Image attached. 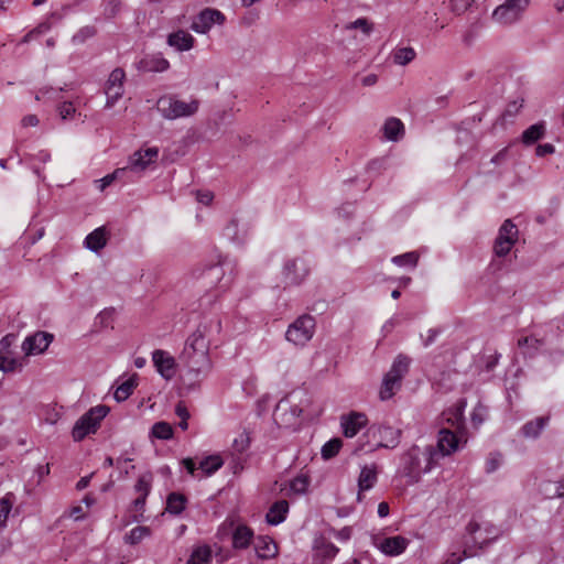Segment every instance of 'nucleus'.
<instances>
[{
  "label": "nucleus",
  "instance_id": "nucleus-41",
  "mask_svg": "<svg viewBox=\"0 0 564 564\" xmlns=\"http://www.w3.org/2000/svg\"><path fill=\"white\" fill-rule=\"evenodd\" d=\"M518 235L519 230L517 226L510 219H506L501 227L499 228L498 236L496 239L517 242Z\"/></svg>",
  "mask_w": 564,
  "mask_h": 564
},
{
  "label": "nucleus",
  "instance_id": "nucleus-43",
  "mask_svg": "<svg viewBox=\"0 0 564 564\" xmlns=\"http://www.w3.org/2000/svg\"><path fill=\"white\" fill-rule=\"evenodd\" d=\"M14 495L8 492L4 497L0 498V528L7 525L9 513L12 509Z\"/></svg>",
  "mask_w": 564,
  "mask_h": 564
},
{
  "label": "nucleus",
  "instance_id": "nucleus-9",
  "mask_svg": "<svg viewBox=\"0 0 564 564\" xmlns=\"http://www.w3.org/2000/svg\"><path fill=\"white\" fill-rule=\"evenodd\" d=\"M315 318L308 314H304L289 325L285 338L296 346H304L312 339L315 333Z\"/></svg>",
  "mask_w": 564,
  "mask_h": 564
},
{
  "label": "nucleus",
  "instance_id": "nucleus-16",
  "mask_svg": "<svg viewBox=\"0 0 564 564\" xmlns=\"http://www.w3.org/2000/svg\"><path fill=\"white\" fill-rule=\"evenodd\" d=\"M152 361L156 371L165 380H171L175 376L176 361L170 352L155 349L152 352Z\"/></svg>",
  "mask_w": 564,
  "mask_h": 564
},
{
  "label": "nucleus",
  "instance_id": "nucleus-21",
  "mask_svg": "<svg viewBox=\"0 0 564 564\" xmlns=\"http://www.w3.org/2000/svg\"><path fill=\"white\" fill-rule=\"evenodd\" d=\"M134 490L138 497L133 500V509L135 512L142 514L145 506L147 497L151 491V475H142L139 477Z\"/></svg>",
  "mask_w": 564,
  "mask_h": 564
},
{
  "label": "nucleus",
  "instance_id": "nucleus-25",
  "mask_svg": "<svg viewBox=\"0 0 564 564\" xmlns=\"http://www.w3.org/2000/svg\"><path fill=\"white\" fill-rule=\"evenodd\" d=\"M290 505L286 500L281 499L272 503L269 508L265 520L271 525H278L282 523L289 513Z\"/></svg>",
  "mask_w": 564,
  "mask_h": 564
},
{
  "label": "nucleus",
  "instance_id": "nucleus-61",
  "mask_svg": "<svg viewBox=\"0 0 564 564\" xmlns=\"http://www.w3.org/2000/svg\"><path fill=\"white\" fill-rule=\"evenodd\" d=\"M442 333H443V328H441V327L430 328L427 330L426 338L423 339L424 347H429L430 345H432L436 340L437 336Z\"/></svg>",
  "mask_w": 564,
  "mask_h": 564
},
{
  "label": "nucleus",
  "instance_id": "nucleus-33",
  "mask_svg": "<svg viewBox=\"0 0 564 564\" xmlns=\"http://www.w3.org/2000/svg\"><path fill=\"white\" fill-rule=\"evenodd\" d=\"M224 465V460L219 455H210L205 457L199 463V469L203 475L200 477H207L215 474L221 466Z\"/></svg>",
  "mask_w": 564,
  "mask_h": 564
},
{
  "label": "nucleus",
  "instance_id": "nucleus-36",
  "mask_svg": "<svg viewBox=\"0 0 564 564\" xmlns=\"http://www.w3.org/2000/svg\"><path fill=\"white\" fill-rule=\"evenodd\" d=\"M150 534H151L150 528L144 527V525H138L124 534L123 541L126 544L137 545L143 539L150 536Z\"/></svg>",
  "mask_w": 564,
  "mask_h": 564
},
{
  "label": "nucleus",
  "instance_id": "nucleus-59",
  "mask_svg": "<svg viewBox=\"0 0 564 564\" xmlns=\"http://www.w3.org/2000/svg\"><path fill=\"white\" fill-rule=\"evenodd\" d=\"M485 421V408L478 405L471 413V422L474 426H479Z\"/></svg>",
  "mask_w": 564,
  "mask_h": 564
},
{
  "label": "nucleus",
  "instance_id": "nucleus-5",
  "mask_svg": "<svg viewBox=\"0 0 564 564\" xmlns=\"http://www.w3.org/2000/svg\"><path fill=\"white\" fill-rule=\"evenodd\" d=\"M108 413L109 408L104 404L90 408L74 424L72 430L73 440L75 442H80L87 435L95 434L100 427L101 421L107 416Z\"/></svg>",
  "mask_w": 564,
  "mask_h": 564
},
{
  "label": "nucleus",
  "instance_id": "nucleus-34",
  "mask_svg": "<svg viewBox=\"0 0 564 564\" xmlns=\"http://www.w3.org/2000/svg\"><path fill=\"white\" fill-rule=\"evenodd\" d=\"M416 57V52L411 46L397 47L392 52L393 63L405 66Z\"/></svg>",
  "mask_w": 564,
  "mask_h": 564
},
{
  "label": "nucleus",
  "instance_id": "nucleus-47",
  "mask_svg": "<svg viewBox=\"0 0 564 564\" xmlns=\"http://www.w3.org/2000/svg\"><path fill=\"white\" fill-rule=\"evenodd\" d=\"M22 368L21 361L12 355L0 356V371L13 372Z\"/></svg>",
  "mask_w": 564,
  "mask_h": 564
},
{
  "label": "nucleus",
  "instance_id": "nucleus-18",
  "mask_svg": "<svg viewBox=\"0 0 564 564\" xmlns=\"http://www.w3.org/2000/svg\"><path fill=\"white\" fill-rule=\"evenodd\" d=\"M368 423L367 415L361 412H350L340 416V427L345 437L356 436Z\"/></svg>",
  "mask_w": 564,
  "mask_h": 564
},
{
  "label": "nucleus",
  "instance_id": "nucleus-28",
  "mask_svg": "<svg viewBox=\"0 0 564 564\" xmlns=\"http://www.w3.org/2000/svg\"><path fill=\"white\" fill-rule=\"evenodd\" d=\"M550 416H539L534 420L527 422L521 427V435L525 438H538L544 427L549 424Z\"/></svg>",
  "mask_w": 564,
  "mask_h": 564
},
{
  "label": "nucleus",
  "instance_id": "nucleus-31",
  "mask_svg": "<svg viewBox=\"0 0 564 564\" xmlns=\"http://www.w3.org/2000/svg\"><path fill=\"white\" fill-rule=\"evenodd\" d=\"M253 532L247 525H238L232 534V546L235 549H246L249 546Z\"/></svg>",
  "mask_w": 564,
  "mask_h": 564
},
{
  "label": "nucleus",
  "instance_id": "nucleus-44",
  "mask_svg": "<svg viewBox=\"0 0 564 564\" xmlns=\"http://www.w3.org/2000/svg\"><path fill=\"white\" fill-rule=\"evenodd\" d=\"M341 446H343V441L340 438L335 437V438L329 440L322 447V451H321L322 457L326 460L335 457L339 453Z\"/></svg>",
  "mask_w": 564,
  "mask_h": 564
},
{
  "label": "nucleus",
  "instance_id": "nucleus-51",
  "mask_svg": "<svg viewBox=\"0 0 564 564\" xmlns=\"http://www.w3.org/2000/svg\"><path fill=\"white\" fill-rule=\"evenodd\" d=\"M514 243L516 242L509 240L496 239L494 245V252L497 257H505L511 251Z\"/></svg>",
  "mask_w": 564,
  "mask_h": 564
},
{
  "label": "nucleus",
  "instance_id": "nucleus-10",
  "mask_svg": "<svg viewBox=\"0 0 564 564\" xmlns=\"http://www.w3.org/2000/svg\"><path fill=\"white\" fill-rule=\"evenodd\" d=\"M159 156V149L156 147L140 149L133 152L128 160V164L122 170H126V176L128 181H132V175H140L144 172L152 163H155Z\"/></svg>",
  "mask_w": 564,
  "mask_h": 564
},
{
  "label": "nucleus",
  "instance_id": "nucleus-46",
  "mask_svg": "<svg viewBox=\"0 0 564 564\" xmlns=\"http://www.w3.org/2000/svg\"><path fill=\"white\" fill-rule=\"evenodd\" d=\"M392 262L399 267L415 268L419 262V254L414 251L394 256Z\"/></svg>",
  "mask_w": 564,
  "mask_h": 564
},
{
  "label": "nucleus",
  "instance_id": "nucleus-24",
  "mask_svg": "<svg viewBox=\"0 0 564 564\" xmlns=\"http://www.w3.org/2000/svg\"><path fill=\"white\" fill-rule=\"evenodd\" d=\"M378 480V466L377 464L365 465L361 467L359 477H358V488L359 495L361 491H367L371 489Z\"/></svg>",
  "mask_w": 564,
  "mask_h": 564
},
{
  "label": "nucleus",
  "instance_id": "nucleus-54",
  "mask_svg": "<svg viewBox=\"0 0 564 564\" xmlns=\"http://www.w3.org/2000/svg\"><path fill=\"white\" fill-rule=\"evenodd\" d=\"M308 487V479L305 476L295 477L291 484L290 488L295 494H304Z\"/></svg>",
  "mask_w": 564,
  "mask_h": 564
},
{
  "label": "nucleus",
  "instance_id": "nucleus-40",
  "mask_svg": "<svg viewBox=\"0 0 564 564\" xmlns=\"http://www.w3.org/2000/svg\"><path fill=\"white\" fill-rule=\"evenodd\" d=\"M224 236L232 242L242 243L247 236V231H240L238 221L236 219H232L224 228Z\"/></svg>",
  "mask_w": 564,
  "mask_h": 564
},
{
  "label": "nucleus",
  "instance_id": "nucleus-12",
  "mask_svg": "<svg viewBox=\"0 0 564 564\" xmlns=\"http://www.w3.org/2000/svg\"><path fill=\"white\" fill-rule=\"evenodd\" d=\"M54 339V335L47 332L39 330L25 337L22 343V350L25 356L43 354Z\"/></svg>",
  "mask_w": 564,
  "mask_h": 564
},
{
  "label": "nucleus",
  "instance_id": "nucleus-27",
  "mask_svg": "<svg viewBox=\"0 0 564 564\" xmlns=\"http://www.w3.org/2000/svg\"><path fill=\"white\" fill-rule=\"evenodd\" d=\"M381 130L383 132V137L393 142L399 141L404 135V124L395 117L388 118Z\"/></svg>",
  "mask_w": 564,
  "mask_h": 564
},
{
  "label": "nucleus",
  "instance_id": "nucleus-52",
  "mask_svg": "<svg viewBox=\"0 0 564 564\" xmlns=\"http://www.w3.org/2000/svg\"><path fill=\"white\" fill-rule=\"evenodd\" d=\"M175 414L181 419L178 426L185 431L188 427L189 412L184 402H178L175 406Z\"/></svg>",
  "mask_w": 564,
  "mask_h": 564
},
{
  "label": "nucleus",
  "instance_id": "nucleus-38",
  "mask_svg": "<svg viewBox=\"0 0 564 564\" xmlns=\"http://www.w3.org/2000/svg\"><path fill=\"white\" fill-rule=\"evenodd\" d=\"M186 498L178 492H172L166 499V511L172 514H180L185 509Z\"/></svg>",
  "mask_w": 564,
  "mask_h": 564
},
{
  "label": "nucleus",
  "instance_id": "nucleus-58",
  "mask_svg": "<svg viewBox=\"0 0 564 564\" xmlns=\"http://www.w3.org/2000/svg\"><path fill=\"white\" fill-rule=\"evenodd\" d=\"M501 464V455L500 454H490V456L486 460V471L494 473L498 469Z\"/></svg>",
  "mask_w": 564,
  "mask_h": 564
},
{
  "label": "nucleus",
  "instance_id": "nucleus-6",
  "mask_svg": "<svg viewBox=\"0 0 564 564\" xmlns=\"http://www.w3.org/2000/svg\"><path fill=\"white\" fill-rule=\"evenodd\" d=\"M198 107L199 101L197 99L185 102L176 99L174 96H162L156 102L158 111L167 120L191 117L197 112Z\"/></svg>",
  "mask_w": 564,
  "mask_h": 564
},
{
  "label": "nucleus",
  "instance_id": "nucleus-4",
  "mask_svg": "<svg viewBox=\"0 0 564 564\" xmlns=\"http://www.w3.org/2000/svg\"><path fill=\"white\" fill-rule=\"evenodd\" d=\"M220 330L221 322L218 318H212L208 322L200 323L197 329L186 339L182 354L188 356V354L208 352L210 334H218Z\"/></svg>",
  "mask_w": 564,
  "mask_h": 564
},
{
  "label": "nucleus",
  "instance_id": "nucleus-13",
  "mask_svg": "<svg viewBox=\"0 0 564 564\" xmlns=\"http://www.w3.org/2000/svg\"><path fill=\"white\" fill-rule=\"evenodd\" d=\"M225 15L217 9H204L192 22L191 29L200 34L207 33L214 24H223Z\"/></svg>",
  "mask_w": 564,
  "mask_h": 564
},
{
  "label": "nucleus",
  "instance_id": "nucleus-50",
  "mask_svg": "<svg viewBox=\"0 0 564 564\" xmlns=\"http://www.w3.org/2000/svg\"><path fill=\"white\" fill-rule=\"evenodd\" d=\"M500 357H501V355L498 354L497 351L489 354V355H484L481 357V360H482L481 370H484L486 372L492 371L496 368V366L498 365Z\"/></svg>",
  "mask_w": 564,
  "mask_h": 564
},
{
  "label": "nucleus",
  "instance_id": "nucleus-14",
  "mask_svg": "<svg viewBox=\"0 0 564 564\" xmlns=\"http://www.w3.org/2000/svg\"><path fill=\"white\" fill-rule=\"evenodd\" d=\"M124 78L126 74L122 68H115L110 73L105 88V93L107 95V108H111L122 97Z\"/></svg>",
  "mask_w": 564,
  "mask_h": 564
},
{
  "label": "nucleus",
  "instance_id": "nucleus-30",
  "mask_svg": "<svg viewBox=\"0 0 564 564\" xmlns=\"http://www.w3.org/2000/svg\"><path fill=\"white\" fill-rule=\"evenodd\" d=\"M545 132L546 127L544 122L534 123L522 132L521 141L524 145H532L541 140Z\"/></svg>",
  "mask_w": 564,
  "mask_h": 564
},
{
  "label": "nucleus",
  "instance_id": "nucleus-32",
  "mask_svg": "<svg viewBox=\"0 0 564 564\" xmlns=\"http://www.w3.org/2000/svg\"><path fill=\"white\" fill-rule=\"evenodd\" d=\"M401 382L402 380L393 377V375L386 373L380 389V399L383 401L391 399L395 391L401 388Z\"/></svg>",
  "mask_w": 564,
  "mask_h": 564
},
{
  "label": "nucleus",
  "instance_id": "nucleus-23",
  "mask_svg": "<svg viewBox=\"0 0 564 564\" xmlns=\"http://www.w3.org/2000/svg\"><path fill=\"white\" fill-rule=\"evenodd\" d=\"M170 68V62L161 53L148 55L139 62V69L149 73H162Z\"/></svg>",
  "mask_w": 564,
  "mask_h": 564
},
{
  "label": "nucleus",
  "instance_id": "nucleus-57",
  "mask_svg": "<svg viewBox=\"0 0 564 564\" xmlns=\"http://www.w3.org/2000/svg\"><path fill=\"white\" fill-rule=\"evenodd\" d=\"M471 3L473 0H451V8L455 14L460 15L469 9Z\"/></svg>",
  "mask_w": 564,
  "mask_h": 564
},
{
  "label": "nucleus",
  "instance_id": "nucleus-17",
  "mask_svg": "<svg viewBox=\"0 0 564 564\" xmlns=\"http://www.w3.org/2000/svg\"><path fill=\"white\" fill-rule=\"evenodd\" d=\"M467 405L466 399H459L453 406L443 412L445 421L460 435H467L464 412Z\"/></svg>",
  "mask_w": 564,
  "mask_h": 564
},
{
  "label": "nucleus",
  "instance_id": "nucleus-56",
  "mask_svg": "<svg viewBox=\"0 0 564 564\" xmlns=\"http://www.w3.org/2000/svg\"><path fill=\"white\" fill-rule=\"evenodd\" d=\"M59 117L67 120L74 117L76 109L72 102L65 101L57 107Z\"/></svg>",
  "mask_w": 564,
  "mask_h": 564
},
{
  "label": "nucleus",
  "instance_id": "nucleus-29",
  "mask_svg": "<svg viewBox=\"0 0 564 564\" xmlns=\"http://www.w3.org/2000/svg\"><path fill=\"white\" fill-rule=\"evenodd\" d=\"M254 550L262 560L272 558L278 554L276 544L268 536H259L254 542Z\"/></svg>",
  "mask_w": 564,
  "mask_h": 564
},
{
  "label": "nucleus",
  "instance_id": "nucleus-62",
  "mask_svg": "<svg viewBox=\"0 0 564 564\" xmlns=\"http://www.w3.org/2000/svg\"><path fill=\"white\" fill-rule=\"evenodd\" d=\"M473 553L464 550L462 554L452 553L445 561L444 564H459L464 557L471 556Z\"/></svg>",
  "mask_w": 564,
  "mask_h": 564
},
{
  "label": "nucleus",
  "instance_id": "nucleus-39",
  "mask_svg": "<svg viewBox=\"0 0 564 564\" xmlns=\"http://www.w3.org/2000/svg\"><path fill=\"white\" fill-rule=\"evenodd\" d=\"M410 366V358L404 355H399L390 370L387 372L389 375H393V377H397L398 379L402 380L403 377L408 373Z\"/></svg>",
  "mask_w": 564,
  "mask_h": 564
},
{
  "label": "nucleus",
  "instance_id": "nucleus-7",
  "mask_svg": "<svg viewBox=\"0 0 564 564\" xmlns=\"http://www.w3.org/2000/svg\"><path fill=\"white\" fill-rule=\"evenodd\" d=\"M533 0H506L492 12V19L505 25H512L521 21L527 9Z\"/></svg>",
  "mask_w": 564,
  "mask_h": 564
},
{
  "label": "nucleus",
  "instance_id": "nucleus-19",
  "mask_svg": "<svg viewBox=\"0 0 564 564\" xmlns=\"http://www.w3.org/2000/svg\"><path fill=\"white\" fill-rule=\"evenodd\" d=\"M409 544H410L409 539L401 536V535H394V536L383 538L378 543V547L386 555L398 556L406 550Z\"/></svg>",
  "mask_w": 564,
  "mask_h": 564
},
{
  "label": "nucleus",
  "instance_id": "nucleus-42",
  "mask_svg": "<svg viewBox=\"0 0 564 564\" xmlns=\"http://www.w3.org/2000/svg\"><path fill=\"white\" fill-rule=\"evenodd\" d=\"M137 387V382L134 378H129L119 384L113 393L115 399L118 402L126 401L132 393L134 388Z\"/></svg>",
  "mask_w": 564,
  "mask_h": 564
},
{
  "label": "nucleus",
  "instance_id": "nucleus-3",
  "mask_svg": "<svg viewBox=\"0 0 564 564\" xmlns=\"http://www.w3.org/2000/svg\"><path fill=\"white\" fill-rule=\"evenodd\" d=\"M367 443H361L355 452L372 453L379 448H395L401 441L402 431L388 424H372L366 432Z\"/></svg>",
  "mask_w": 564,
  "mask_h": 564
},
{
  "label": "nucleus",
  "instance_id": "nucleus-35",
  "mask_svg": "<svg viewBox=\"0 0 564 564\" xmlns=\"http://www.w3.org/2000/svg\"><path fill=\"white\" fill-rule=\"evenodd\" d=\"M213 552L208 545L195 547L187 560V564H210Z\"/></svg>",
  "mask_w": 564,
  "mask_h": 564
},
{
  "label": "nucleus",
  "instance_id": "nucleus-55",
  "mask_svg": "<svg viewBox=\"0 0 564 564\" xmlns=\"http://www.w3.org/2000/svg\"><path fill=\"white\" fill-rule=\"evenodd\" d=\"M96 34L94 26L87 25L82 28L74 36L73 41L76 43H84L87 39L93 37Z\"/></svg>",
  "mask_w": 564,
  "mask_h": 564
},
{
  "label": "nucleus",
  "instance_id": "nucleus-11",
  "mask_svg": "<svg viewBox=\"0 0 564 564\" xmlns=\"http://www.w3.org/2000/svg\"><path fill=\"white\" fill-rule=\"evenodd\" d=\"M462 442L464 444L467 442L466 435H460L456 430L441 429L437 436V444L434 447L435 452L438 454V460L442 457L455 453Z\"/></svg>",
  "mask_w": 564,
  "mask_h": 564
},
{
  "label": "nucleus",
  "instance_id": "nucleus-45",
  "mask_svg": "<svg viewBox=\"0 0 564 564\" xmlns=\"http://www.w3.org/2000/svg\"><path fill=\"white\" fill-rule=\"evenodd\" d=\"M151 434L158 440H170L173 436V429L169 423L161 421L152 426Z\"/></svg>",
  "mask_w": 564,
  "mask_h": 564
},
{
  "label": "nucleus",
  "instance_id": "nucleus-2",
  "mask_svg": "<svg viewBox=\"0 0 564 564\" xmlns=\"http://www.w3.org/2000/svg\"><path fill=\"white\" fill-rule=\"evenodd\" d=\"M236 263L228 258L217 256L216 261L200 263L194 271V278L204 280L205 285L220 291L229 289L235 279Z\"/></svg>",
  "mask_w": 564,
  "mask_h": 564
},
{
  "label": "nucleus",
  "instance_id": "nucleus-64",
  "mask_svg": "<svg viewBox=\"0 0 564 564\" xmlns=\"http://www.w3.org/2000/svg\"><path fill=\"white\" fill-rule=\"evenodd\" d=\"M183 466L186 468V470L188 471V474H191L192 476L194 477H199L198 475L195 474V471L198 469L196 467V464L194 463V460L192 458H185L183 459L182 462Z\"/></svg>",
  "mask_w": 564,
  "mask_h": 564
},
{
  "label": "nucleus",
  "instance_id": "nucleus-8",
  "mask_svg": "<svg viewBox=\"0 0 564 564\" xmlns=\"http://www.w3.org/2000/svg\"><path fill=\"white\" fill-rule=\"evenodd\" d=\"M180 360L186 368L185 378L189 381V386H195L202 377H204L212 367L208 352H195L184 356L181 354Z\"/></svg>",
  "mask_w": 564,
  "mask_h": 564
},
{
  "label": "nucleus",
  "instance_id": "nucleus-63",
  "mask_svg": "<svg viewBox=\"0 0 564 564\" xmlns=\"http://www.w3.org/2000/svg\"><path fill=\"white\" fill-rule=\"evenodd\" d=\"M555 152V147L551 143L539 144L535 149L536 156H545L547 154H553Z\"/></svg>",
  "mask_w": 564,
  "mask_h": 564
},
{
  "label": "nucleus",
  "instance_id": "nucleus-60",
  "mask_svg": "<svg viewBox=\"0 0 564 564\" xmlns=\"http://www.w3.org/2000/svg\"><path fill=\"white\" fill-rule=\"evenodd\" d=\"M348 28L360 29L365 34H368L371 31V25L365 18L357 19L356 21L351 22Z\"/></svg>",
  "mask_w": 564,
  "mask_h": 564
},
{
  "label": "nucleus",
  "instance_id": "nucleus-37",
  "mask_svg": "<svg viewBox=\"0 0 564 564\" xmlns=\"http://www.w3.org/2000/svg\"><path fill=\"white\" fill-rule=\"evenodd\" d=\"M115 181H122L123 183L129 182L126 176V170H122L121 167L116 169L112 173L107 174L100 180H96L95 183L97 184L99 191L104 192Z\"/></svg>",
  "mask_w": 564,
  "mask_h": 564
},
{
  "label": "nucleus",
  "instance_id": "nucleus-26",
  "mask_svg": "<svg viewBox=\"0 0 564 564\" xmlns=\"http://www.w3.org/2000/svg\"><path fill=\"white\" fill-rule=\"evenodd\" d=\"M107 240H108V231L102 226V227L96 228L90 234H88L87 237L85 238L84 245L88 250H90L93 252H98L107 245Z\"/></svg>",
  "mask_w": 564,
  "mask_h": 564
},
{
  "label": "nucleus",
  "instance_id": "nucleus-20",
  "mask_svg": "<svg viewBox=\"0 0 564 564\" xmlns=\"http://www.w3.org/2000/svg\"><path fill=\"white\" fill-rule=\"evenodd\" d=\"M546 346L545 337H539L536 334L522 336L518 339V347L527 357H534Z\"/></svg>",
  "mask_w": 564,
  "mask_h": 564
},
{
  "label": "nucleus",
  "instance_id": "nucleus-53",
  "mask_svg": "<svg viewBox=\"0 0 564 564\" xmlns=\"http://www.w3.org/2000/svg\"><path fill=\"white\" fill-rule=\"evenodd\" d=\"M17 340L15 334H7L0 339V356L12 355L11 347Z\"/></svg>",
  "mask_w": 564,
  "mask_h": 564
},
{
  "label": "nucleus",
  "instance_id": "nucleus-1",
  "mask_svg": "<svg viewBox=\"0 0 564 564\" xmlns=\"http://www.w3.org/2000/svg\"><path fill=\"white\" fill-rule=\"evenodd\" d=\"M438 464V454L434 446L424 449L417 445L411 446L400 457L398 473L408 479V484H416L423 474L431 471Z\"/></svg>",
  "mask_w": 564,
  "mask_h": 564
},
{
  "label": "nucleus",
  "instance_id": "nucleus-49",
  "mask_svg": "<svg viewBox=\"0 0 564 564\" xmlns=\"http://www.w3.org/2000/svg\"><path fill=\"white\" fill-rule=\"evenodd\" d=\"M250 446V436L247 432L240 433L232 442V451L236 454L245 453Z\"/></svg>",
  "mask_w": 564,
  "mask_h": 564
},
{
  "label": "nucleus",
  "instance_id": "nucleus-22",
  "mask_svg": "<svg viewBox=\"0 0 564 564\" xmlns=\"http://www.w3.org/2000/svg\"><path fill=\"white\" fill-rule=\"evenodd\" d=\"M166 43L178 52H185L193 48L195 39L184 30H177L167 35Z\"/></svg>",
  "mask_w": 564,
  "mask_h": 564
},
{
  "label": "nucleus",
  "instance_id": "nucleus-15",
  "mask_svg": "<svg viewBox=\"0 0 564 564\" xmlns=\"http://www.w3.org/2000/svg\"><path fill=\"white\" fill-rule=\"evenodd\" d=\"M310 269L302 259H290L284 263L283 276L286 284L299 285L308 275Z\"/></svg>",
  "mask_w": 564,
  "mask_h": 564
},
{
  "label": "nucleus",
  "instance_id": "nucleus-48",
  "mask_svg": "<svg viewBox=\"0 0 564 564\" xmlns=\"http://www.w3.org/2000/svg\"><path fill=\"white\" fill-rule=\"evenodd\" d=\"M480 527L478 523L469 522L467 525L468 538L466 539L465 544L473 542L474 544H478L482 547V545L487 543V540L478 535Z\"/></svg>",
  "mask_w": 564,
  "mask_h": 564
}]
</instances>
